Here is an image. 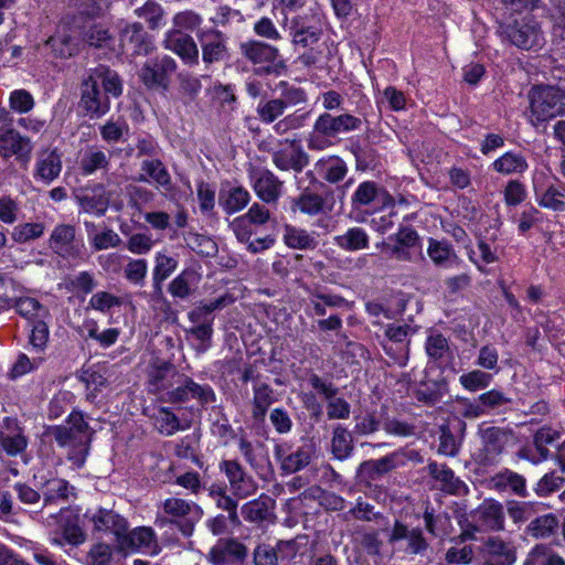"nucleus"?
I'll list each match as a JSON object with an SVG mask.
<instances>
[{
    "mask_svg": "<svg viewBox=\"0 0 565 565\" xmlns=\"http://www.w3.org/2000/svg\"><path fill=\"white\" fill-rule=\"evenodd\" d=\"M90 521L95 531L113 533L118 539L126 535L128 531V522L126 519L113 510L98 509L92 514Z\"/></svg>",
    "mask_w": 565,
    "mask_h": 565,
    "instance_id": "nucleus-31",
    "label": "nucleus"
},
{
    "mask_svg": "<svg viewBox=\"0 0 565 565\" xmlns=\"http://www.w3.org/2000/svg\"><path fill=\"white\" fill-rule=\"evenodd\" d=\"M203 22L204 19L199 12L191 9H186L183 11H179L173 15L172 28L167 32H175L183 34H191L192 32H195L196 34L200 30L205 29L202 28Z\"/></svg>",
    "mask_w": 565,
    "mask_h": 565,
    "instance_id": "nucleus-45",
    "label": "nucleus"
},
{
    "mask_svg": "<svg viewBox=\"0 0 565 565\" xmlns=\"http://www.w3.org/2000/svg\"><path fill=\"white\" fill-rule=\"evenodd\" d=\"M403 465V454L399 451L391 452L379 459L364 460L356 469V479L361 483L371 486L373 481L380 480Z\"/></svg>",
    "mask_w": 565,
    "mask_h": 565,
    "instance_id": "nucleus-16",
    "label": "nucleus"
},
{
    "mask_svg": "<svg viewBox=\"0 0 565 565\" xmlns=\"http://www.w3.org/2000/svg\"><path fill=\"white\" fill-rule=\"evenodd\" d=\"M181 375L182 372L171 362L161 359L153 360L147 371L149 393L160 395L161 399L174 387Z\"/></svg>",
    "mask_w": 565,
    "mask_h": 565,
    "instance_id": "nucleus-11",
    "label": "nucleus"
},
{
    "mask_svg": "<svg viewBox=\"0 0 565 565\" xmlns=\"http://www.w3.org/2000/svg\"><path fill=\"white\" fill-rule=\"evenodd\" d=\"M163 46L173 52L189 67L200 64L199 42L191 34L166 32Z\"/></svg>",
    "mask_w": 565,
    "mask_h": 565,
    "instance_id": "nucleus-20",
    "label": "nucleus"
},
{
    "mask_svg": "<svg viewBox=\"0 0 565 565\" xmlns=\"http://www.w3.org/2000/svg\"><path fill=\"white\" fill-rule=\"evenodd\" d=\"M286 110L284 102L278 98L263 99L256 107L258 119L266 125L275 122Z\"/></svg>",
    "mask_w": 565,
    "mask_h": 565,
    "instance_id": "nucleus-57",
    "label": "nucleus"
},
{
    "mask_svg": "<svg viewBox=\"0 0 565 565\" xmlns=\"http://www.w3.org/2000/svg\"><path fill=\"white\" fill-rule=\"evenodd\" d=\"M31 152V145L28 138H23L13 129H7L0 132V153L3 157L17 154L26 157Z\"/></svg>",
    "mask_w": 565,
    "mask_h": 565,
    "instance_id": "nucleus-41",
    "label": "nucleus"
},
{
    "mask_svg": "<svg viewBox=\"0 0 565 565\" xmlns=\"http://www.w3.org/2000/svg\"><path fill=\"white\" fill-rule=\"evenodd\" d=\"M285 28L289 31L291 42L295 45L307 47L317 43L321 36V30L309 24L306 15H295L290 20L284 19Z\"/></svg>",
    "mask_w": 565,
    "mask_h": 565,
    "instance_id": "nucleus-27",
    "label": "nucleus"
},
{
    "mask_svg": "<svg viewBox=\"0 0 565 565\" xmlns=\"http://www.w3.org/2000/svg\"><path fill=\"white\" fill-rule=\"evenodd\" d=\"M247 555L248 548L245 544L237 539L227 537L220 539L210 548L206 559L212 565H244Z\"/></svg>",
    "mask_w": 565,
    "mask_h": 565,
    "instance_id": "nucleus-15",
    "label": "nucleus"
},
{
    "mask_svg": "<svg viewBox=\"0 0 565 565\" xmlns=\"http://www.w3.org/2000/svg\"><path fill=\"white\" fill-rule=\"evenodd\" d=\"M158 509L156 526L162 529L175 525L184 537L193 534L195 523L203 515V510L198 503L179 497L167 498Z\"/></svg>",
    "mask_w": 565,
    "mask_h": 565,
    "instance_id": "nucleus-2",
    "label": "nucleus"
},
{
    "mask_svg": "<svg viewBox=\"0 0 565 565\" xmlns=\"http://www.w3.org/2000/svg\"><path fill=\"white\" fill-rule=\"evenodd\" d=\"M237 447L244 460L249 465L252 469L257 470L262 467V443H252L246 436H241L237 441Z\"/></svg>",
    "mask_w": 565,
    "mask_h": 565,
    "instance_id": "nucleus-60",
    "label": "nucleus"
},
{
    "mask_svg": "<svg viewBox=\"0 0 565 565\" xmlns=\"http://www.w3.org/2000/svg\"><path fill=\"white\" fill-rule=\"evenodd\" d=\"M288 441H280L274 446V457L286 475L298 472L306 468L312 458V450L309 446L298 447L295 451Z\"/></svg>",
    "mask_w": 565,
    "mask_h": 565,
    "instance_id": "nucleus-19",
    "label": "nucleus"
},
{
    "mask_svg": "<svg viewBox=\"0 0 565 565\" xmlns=\"http://www.w3.org/2000/svg\"><path fill=\"white\" fill-rule=\"evenodd\" d=\"M250 194L242 185L222 189L218 195V204L227 214L242 211L249 203Z\"/></svg>",
    "mask_w": 565,
    "mask_h": 565,
    "instance_id": "nucleus-40",
    "label": "nucleus"
},
{
    "mask_svg": "<svg viewBox=\"0 0 565 565\" xmlns=\"http://www.w3.org/2000/svg\"><path fill=\"white\" fill-rule=\"evenodd\" d=\"M78 110L89 119H98L110 109L109 97L100 92L98 84L87 75L81 83Z\"/></svg>",
    "mask_w": 565,
    "mask_h": 565,
    "instance_id": "nucleus-10",
    "label": "nucleus"
},
{
    "mask_svg": "<svg viewBox=\"0 0 565 565\" xmlns=\"http://www.w3.org/2000/svg\"><path fill=\"white\" fill-rule=\"evenodd\" d=\"M348 171L347 162L334 154L322 157L315 163V172L331 184L342 181Z\"/></svg>",
    "mask_w": 565,
    "mask_h": 565,
    "instance_id": "nucleus-34",
    "label": "nucleus"
},
{
    "mask_svg": "<svg viewBox=\"0 0 565 565\" xmlns=\"http://www.w3.org/2000/svg\"><path fill=\"white\" fill-rule=\"evenodd\" d=\"M44 505L65 503L75 495V488L62 478H51L42 484Z\"/></svg>",
    "mask_w": 565,
    "mask_h": 565,
    "instance_id": "nucleus-36",
    "label": "nucleus"
},
{
    "mask_svg": "<svg viewBox=\"0 0 565 565\" xmlns=\"http://www.w3.org/2000/svg\"><path fill=\"white\" fill-rule=\"evenodd\" d=\"M177 67L175 60L169 55L148 58L139 71V78L149 89L167 90Z\"/></svg>",
    "mask_w": 565,
    "mask_h": 565,
    "instance_id": "nucleus-8",
    "label": "nucleus"
},
{
    "mask_svg": "<svg viewBox=\"0 0 565 565\" xmlns=\"http://www.w3.org/2000/svg\"><path fill=\"white\" fill-rule=\"evenodd\" d=\"M492 382V375L481 370H473L460 375L459 383L469 392L487 388Z\"/></svg>",
    "mask_w": 565,
    "mask_h": 565,
    "instance_id": "nucleus-64",
    "label": "nucleus"
},
{
    "mask_svg": "<svg viewBox=\"0 0 565 565\" xmlns=\"http://www.w3.org/2000/svg\"><path fill=\"white\" fill-rule=\"evenodd\" d=\"M285 244L294 249H313L318 242L306 230L292 225H286L284 228Z\"/></svg>",
    "mask_w": 565,
    "mask_h": 565,
    "instance_id": "nucleus-54",
    "label": "nucleus"
},
{
    "mask_svg": "<svg viewBox=\"0 0 565 565\" xmlns=\"http://www.w3.org/2000/svg\"><path fill=\"white\" fill-rule=\"evenodd\" d=\"M76 230L71 224H58L52 231L49 239L50 248L57 255L67 258L79 255V248L75 244Z\"/></svg>",
    "mask_w": 565,
    "mask_h": 565,
    "instance_id": "nucleus-26",
    "label": "nucleus"
},
{
    "mask_svg": "<svg viewBox=\"0 0 565 565\" xmlns=\"http://www.w3.org/2000/svg\"><path fill=\"white\" fill-rule=\"evenodd\" d=\"M200 279L199 273L192 268H186L171 280L168 291L173 298L185 300L195 292Z\"/></svg>",
    "mask_w": 565,
    "mask_h": 565,
    "instance_id": "nucleus-37",
    "label": "nucleus"
},
{
    "mask_svg": "<svg viewBox=\"0 0 565 565\" xmlns=\"http://www.w3.org/2000/svg\"><path fill=\"white\" fill-rule=\"evenodd\" d=\"M141 170L157 184L158 188L170 192L173 189L171 175L160 159L143 160Z\"/></svg>",
    "mask_w": 565,
    "mask_h": 565,
    "instance_id": "nucleus-52",
    "label": "nucleus"
},
{
    "mask_svg": "<svg viewBox=\"0 0 565 565\" xmlns=\"http://www.w3.org/2000/svg\"><path fill=\"white\" fill-rule=\"evenodd\" d=\"M480 448L476 460L482 466L498 463L503 454L518 444V437L509 427L482 425L478 428Z\"/></svg>",
    "mask_w": 565,
    "mask_h": 565,
    "instance_id": "nucleus-3",
    "label": "nucleus"
},
{
    "mask_svg": "<svg viewBox=\"0 0 565 565\" xmlns=\"http://www.w3.org/2000/svg\"><path fill=\"white\" fill-rule=\"evenodd\" d=\"M494 488L500 491H511L513 494L526 498L529 495L525 478L508 468L502 469L492 477Z\"/></svg>",
    "mask_w": 565,
    "mask_h": 565,
    "instance_id": "nucleus-39",
    "label": "nucleus"
},
{
    "mask_svg": "<svg viewBox=\"0 0 565 565\" xmlns=\"http://www.w3.org/2000/svg\"><path fill=\"white\" fill-rule=\"evenodd\" d=\"M537 203L545 209L556 212L565 211V190L563 186L548 185L546 189L534 186Z\"/></svg>",
    "mask_w": 565,
    "mask_h": 565,
    "instance_id": "nucleus-48",
    "label": "nucleus"
},
{
    "mask_svg": "<svg viewBox=\"0 0 565 565\" xmlns=\"http://www.w3.org/2000/svg\"><path fill=\"white\" fill-rule=\"evenodd\" d=\"M461 447V440L454 435L451 425H441L439 427L438 454L447 457H456Z\"/></svg>",
    "mask_w": 565,
    "mask_h": 565,
    "instance_id": "nucleus-61",
    "label": "nucleus"
},
{
    "mask_svg": "<svg viewBox=\"0 0 565 565\" xmlns=\"http://www.w3.org/2000/svg\"><path fill=\"white\" fill-rule=\"evenodd\" d=\"M119 45L129 55H148L153 50L151 36L140 22L126 23L119 31Z\"/></svg>",
    "mask_w": 565,
    "mask_h": 565,
    "instance_id": "nucleus-17",
    "label": "nucleus"
},
{
    "mask_svg": "<svg viewBox=\"0 0 565 565\" xmlns=\"http://www.w3.org/2000/svg\"><path fill=\"white\" fill-rule=\"evenodd\" d=\"M78 205L85 213L103 216L108 210L110 201V192L104 184H95L92 189L76 195Z\"/></svg>",
    "mask_w": 565,
    "mask_h": 565,
    "instance_id": "nucleus-29",
    "label": "nucleus"
},
{
    "mask_svg": "<svg viewBox=\"0 0 565 565\" xmlns=\"http://www.w3.org/2000/svg\"><path fill=\"white\" fill-rule=\"evenodd\" d=\"M558 526L559 523L556 515L547 513L532 520L529 523L526 531L536 539H544L554 534Z\"/></svg>",
    "mask_w": 565,
    "mask_h": 565,
    "instance_id": "nucleus-56",
    "label": "nucleus"
},
{
    "mask_svg": "<svg viewBox=\"0 0 565 565\" xmlns=\"http://www.w3.org/2000/svg\"><path fill=\"white\" fill-rule=\"evenodd\" d=\"M51 434L61 447L81 448L78 454L71 455L70 459L78 466L84 463L89 445L86 435L76 434L68 424L53 427Z\"/></svg>",
    "mask_w": 565,
    "mask_h": 565,
    "instance_id": "nucleus-25",
    "label": "nucleus"
},
{
    "mask_svg": "<svg viewBox=\"0 0 565 565\" xmlns=\"http://www.w3.org/2000/svg\"><path fill=\"white\" fill-rule=\"evenodd\" d=\"M202 89V83L199 77L191 74L179 75V90L184 105L195 102Z\"/></svg>",
    "mask_w": 565,
    "mask_h": 565,
    "instance_id": "nucleus-63",
    "label": "nucleus"
},
{
    "mask_svg": "<svg viewBox=\"0 0 565 565\" xmlns=\"http://www.w3.org/2000/svg\"><path fill=\"white\" fill-rule=\"evenodd\" d=\"M109 163V153L96 147H90L83 153L79 161V168L84 175H90L98 170H106Z\"/></svg>",
    "mask_w": 565,
    "mask_h": 565,
    "instance_id": "nucleus-49",
    "label": "nucleus"
},
{
    "mask_svg": "<svg viewBox=\"0 0 565 565\" xmlns=\"http://www.w3.org/2000/svg\"><path fill=\"white\" fill-rule=\"evenodd\" d=\"M178 264L175 257L162 252L157 253L152 270V286L156 294H162L163 282L175 271Z\"/></svg>",
    "mask_w": 565,
    "mask_h": 565,
    "instance_id": "nucleus-43",
    "label": "nucleus"
},
{
    "mask_svg": "<svg viewBox=\"0 0 565 565\" xmlns=\"http://www.w3.org/2000/svg\"><path fill=\"white\" fill-rule=\"evenodd\" d=\"M500 33L503 40L523 50L539 46L542 40L539 24L530 18L501 24Z\"/></svg>",
    "mask_w": 565,
    "mask_h": 565,
    "instance_id": "nucleus-9",
    "label": "nucleus"
},
{
    "mask_svg": "<svg viewBox=\"0 0 565 565\" xmlns=\"http://www.w3.org/2000/svg\"><path fill=\"white\" fill-rule=\"evenodd\" d=\"M559 438V434L551 428L543 427L534 435V447L537 456L530 448H522L519 451V457L531 461L532 463H539L546 460L550 457L548 445H553Z\"/></svg>",
    "mask_w": 565,
    "mask_h": 565,
    "instance_id": "nucleus-32",
    "label": "nucleus"
},
{
    "mask_svg": "<svg viewBox=\"0 0 565 565\" xmlns=\"http://www.w3.org/2000/svg\"><path fill=\"white\" fill-rule=\"evenodd\" d=\"M14 308L21 317L25 318L31 323L50 317L49 309L32 297H21L17 299Z\"/></svg>",
    "mask_w": 565,
    "mask_h": 565,
    "instance_id": "nucleus-53",
    "label": "nucleus"
},
{
    "mask_svg": "<svg viewBox=\"0 0 565 565\" xmlns=\"http://www.w3.org/2000/svg\"><path fill=\"white\" fill-rule=\"evenodd\" d=\"M483 565H513L516 561V550L511 541L499 536H489L480 548Z\"/></svg>",
    "mask_w": 565,
    "mask_h": 565,
    "instance_id": "nucleus-21",
    "label": "nucleus"
},
{
    "mask_svg": "<svg viewBox=\"0 0 565 565\" xmlns=\"http://www.w3.org/2000/svg\"><path fill=\"white\" fill-rule=\"evenodd\" d=\"M0 447L10 457L22 454L28 447V438L17 418L4 417L2 430H0Z\"/></svg>",
    "mask_w": 565,
    "mask_h": 565,
    "instance_id": "nucleus-24",
    "label": "nucleus"
},
{
    "mask_svg": "<svg viewBox=\"0 0 565 565\" xmlns=\"http://www.w3.org/2000/svg\"><path fill=\"white\" fill-rule=\"evenodd\" d=\"M475 531H502L504 530L503 505L495 500H484L472 513Z\"/></svg>",
    "mask_w": 565,
    "mask_h": 565,
    "instance_id": "nucleus-22",
    "label": "nucleus"
},
{
    "mask_svg": "<svg viewBox=\"0 0 565 565\" xmlns=\"http://www.w3.org/2000/svg\"><path fill=\"white\" fill-rule=\"evenodd\" d=\"M530 107L536 121L565 116V89L550 85L534 87L530 92Z\"/></svg>",
    "mask_w": 565,
    "mask_h": 565,
    "instance_id": "nucleus-5",
    "label": "nucleus"
},
{
    "mask_svg": "<svg viewBox=\"0 0 565 565\" xmlns=\"http://www.w3.org/2000/svg\"><path fill=\"white\" fill-rule=\"evenodd\" d=\"M218 469L228 481L234 497L245 499L256 493L258 484L237 459H224Z\"/></svg>",
    "mask_w": 565,
    "mask_h": 565,
    "instance_id": "nucleus-13",
    "label": "nucleus"
},
{
    "mask_svg": "<svg viewBox=\"0 0 565 565\" xmlns=\"http://www.w3.org/2000/svg\"><path fill=\"white\" fill-rule=\"evenodd\" d=\"M122 537L130 546L142 550L150 555L158 554L160 551L156 534L151 527L142 526L130 532L127 531Z\"/></svg>",
    "mask_w": 565,
    "mask_h": 565,
    "instance_id": "nucleus-44",
    "label": "nucleus"
},
{
    "mask_svg": "<svg viewBox=\"0 0 565 565\" xmlns=\"http://www.w3.org/2000/svg\"><path fill=\"white\" fill-rule=\"evenodd\" d=\"M202 62L205 68L226 61L230 57L228 38L215 26L205 28L196 33Z\"/></svg>",
    "mask_w": 565,
    "mask_h": 565,
    "instance_id": "nucleus-7",
    "label": "nucleus"
},
{
    "mask_svg": "<svg viewBox=\"0 0 565 565\" xmlns=\"http://www.w3.org/2000/svg\"><path fill=\"white\" fill-rule=\"evenodd\" d=\"M335 244L348 252L365 249L370 245V237L362 227H351L344 234L334 237Z\"/></svg>",
    "mask_w": 565,
    "mask_h": 565,
    "instance_id": "nucleus-50",
    "label": "nucleus"
},
{
    "mask_svg": "<svg viewBox=\"0 0 565 565\" xmlns=\"http://www.w3.org/2000/svg\"><path fill=\"white\" fill-rule=\"evenodd\" d=\"M326 199L318 193L310 191L309 189L303 190L296 200V206L300 212L308 215H317L324 211Z\"/></svg>",
    "mask_w": 565,
    "mask_h": 565,
    "instance_id": "nucleus-59",
    "label": "nucleus"
},
{
    "mask_svg": "<svg viewBox=\"0 0 565 565\" xmlns=\"http://www.w3.org/2000/svg\"><path fill=\"white\" fill-rule=\"evenodd\" d=\"M362 125V119L352 114L333 115L324 111L318 116L306 138L307 148L311 151H323L332 147L340 135L360 130Z\"/></svg>",
    "mask_w": 565,
    "mask_h": 565,
    "instance_id": "nucleus-1",
    "label": "nucleus"
},
{
    "mask_svg": "<svg viewBox=\"0 0 565 565\" xmlns=\"http://www.w3.org/2000/svg\"><path fill=\"white\" fill-rule=\"evenodd\" d=\"M403 542L404 546L401 547V551L406 555L423 556L429 548V543L420 527H409L396 520L388 535V543L395 545Z\"/></svg>",
    "mask_w": 565,
    "mask_h": 565,
    "instance_id": "nucleus-14",
    "label": "nucleus"
},
{
    "mask_svg": "<svg viewBox=\"0 0 565 565\" xmlns=\"http://www.w3.org/2000/svg\"><path fill=\"white\" fill-rule=\"evenodd\" d=\"M426 469L440 491L449 494H461L466 489V484L455 476L452 469L446 463L430 460Z\"/></svg>",
    "mask_w": 565,
    "mask_h": 565,
    "instance_id": "nucleus-28",
    "label": "nucleus"
},
{
    "mask_svg": "<svg viewBox=\"0 0 565 565\" xmlns=\"http://www.w3.org/2000/svg\"><path fill=\"white\" fill-rule=\"evenodd\" d=\"M62 160L57 151L44 150L39 153L35 164L34 178L49 184L61 173Z\"/></svg>",
    "mask_w": 565,
    "mask_h": 565,
    "instance_id": "nucleus-35",
    "label": "nucleus"
},
{
    "mask_svg": "<svg viewBox=\"0 0 565 565\" xmlns=\"http://www.w3.org/2000/svg\"><path fill=\"white\" fill-rule=\"evenodd\" d=\"M193 379L182 373L174 387L167 393L161 401L170 404L188 403L192 396Z\"/></svg>",
    "mask_w": 565,
    "mask_h": 565,
    "instance_id": "nucleus-58",
    "label": "nucleus"
},
{
    "mask_svg": "<svg viewBox=\"0 0 565 565\" xmlns=\"http://www.w3.org/2000/svg\"><path fill=\"white\" fill-rule=\"evenodd\" d=\"M239 52L254 65H259L258 74H279L286 68L278 47L259 40H248L239 44Z\"/></svg>",
    "mask_w": 565,
    "mask_h": 565,
    "instance_id": "nucleus-6",
    "label": "nucleus"
},
{
    "mask_svg": "<svg viewBox=\"0 0 565 565\" xmlns=\"http://www.w3.org/2000/svg\"><path fill=\"white\" fill-rule=\"evenodd\" d=\"M330 450L333 457L340 461L347 460L353 455L354 440L347 427L339 424L333 428Z\"/></svg>",
    "mask_w": 565,
    "mask_h": 565,
    "instance_id": "nucleus-42",
    "label": "nucleus"
},
{
    "mask_svg": "<svg viewBox=\"0 0 565 565\" xmlns=\"http://www.w3.org/2000/svg\"><path fill=\"white\" fill-rule=\"evenodd\" d=\"M427 255L433 264L439 268L457 267L462 263L452 245L447 241H438L430 237L428 239Z\"/></svg>",
    "mask_w": 565,
    "mask_h": 565,
    "instance_id": "nucleus-33",
    "label": "nucleus"
},
{
    "mask_svg": "<svg viewBox=\"0 0 565 565\" xmlns=\"http://www.w3.org/2000/svg\"><path fill=\"white\" fill-rule=\"evenodd\" d=\"M102 139L107 143H116L125 139L129 134V126L124 120H108L99 128Z\"/></svg>",
    "mask_w": 565,
    "mask_h": 565,
    "instance_id": "nucleus-62",
    "label": "nucleus"
},
{
    "mask_svg": "<svg viewBox=\"0 0 565 565\" xmlns=\"http://www.w3.org/2000/svg\"><path fill=\"white\" fill-rule=\"evenodd\" d=\"M249 178L256 195L267 204H276L282 195L284 182L267 168H252Z\"/></svg>",
    "mask_w": 565,
    "mask_h": 565,
    "instance_id": "nucleus-18",
    "label": "nucleus"
},
{
    "mask_svg": "<svg viewBox=\"0 0 565 565\" xmlns=\"http://www.w3.org/2000/svg\"><path fill=\"white\" fill-rule=\"evenodd\" d=\"M258 149L271 153V161L279 171L300 173L309 164V154L297 139L274 138L263 140Z\"/></svg>",
    "mask_w": 565,
    "mask_h": 565,
    "instance_id": "nucleus-4",
    "label": "nucleus"
},
{
    "mask_svg": "<svg viewBox=\"0 0 565 565\" xmlns=\"http://www.w3.org/2000/svg\"><path fill=\"white\" fill-rule=\"evenodd\" d=\"M374 202H380L382 207H394L395 198L385 189L379 186L373 181H364L359 184L351 198V204L354 209L369 206Z\"/></svg>",
    "mask_w": 565,
    "mask_h": 565,
    "instance_id": "nucleus-23",
    "label": "nucleus"
},
{
    "mask_svg": "<svg viewBox=\"0 0 565 565\" xmlns=\"http://www.w3.org/2000/svg\"><path fill=\"white\" fill-rule=\"evenodd\" d=\"M477 398L483 416L499 412L502 407L512 402L511 397L498 388L487 391Z\"/></svg>",
    "mask_w": 565,
    "mask_h": 565,
    "instance_id": "nucleus-55",
    "label": "nucleus"
},
{
    "mask_svg": "<svg viewBox=\"0 0 565 565\" xmlns=\"http://www.w3.org/2000/svg\"><path fill=\"white\" fill-rule=\"evenodd\" d=\"M135 14L143 19L152 31L163 28L167 23L163 7L153 0H148L141 7L135 9Z\"/></svg>",
    "mask_w": 565,
    "mask_h": 565,
    "instance_id": "nucleus-51",
    "label": "nucleus"
},
{
    "mask_svg": "<svg viewBox=\"0 0 565 565\" xmlns=\"http://www.w3.org/2000/svg\"><path fill=\"white\" fill-rule=\"evenodd\" d=\"M89 77H93L94 81L98 84L102 82L104 87V94L111 95L114 97H119L122 94V84L117 72L108 68L107 66L99 65L98 67L90 70Z\"/></svg>",
    "mask_w": 565,
    "mask_h": 565,
    "instance_id": "nucleus-47",
    "label": "nucleus"
},
{
    "mask_svg": "<svg viewBox=\"0 0 565 565\" xmlns=\"http://www.w3.org/2000/svg\"><path fill=\"white\" fill-rule=\"evenodd\" d=\"M277 402L274 388L264 382L255 381L253 384V399L250 416L255 424L265 422L269 407Z\"/></svg>",
    "mask_w": 565,
    "mask_h": 565,
    "instance_id": "nucleus-30",
    "label": "nucleus"
},
{
    "mask_svg": "<svg viewBox=\"0 0 565 565\" xmlns=\"http://www.w3.org/2000/svg\"><path fill=\"white\" fill-rule=\"evenodd\" d=\"M417 327H413L405 322L390 323L385 328V337L390 342L397 344L398 348L394 350L392 344H384V351L399 366H405L408 362L411 338L417 332Z\"/></svg>",
    "mask_w": 565,
    "mask_h": 565,
    "instance_id": "nucleus-12",
    "label": "nucleus"
},
{
    "mask_svg": "<svg viewBox=\"0 0 565 565\" xmlns=\"http://www.w3.org/2000/svg\"><path fill=\"white\" fill-rule=\"evenodd\" d=\"M529 168V163L521 153L508 151L492 163V169L504 175L522 174Z\"/></svg>",
    "mask_w": 565,
    "mask_h": 565,
    "instance_id": "nucleus-46",
    "label": "nucleus"
},
{
    "mask_svg": "<svg viewBox=\"0 0 565 565\" xmlns=\"http://www.w3.org/2000/svg\"><path fill=\"white\" fill-rule=\"evenodd\" d=\"M276 502L267 494L243 504L241 512L248 522L260 523L271 518Z\"/></svg>",
    "mask_w": 565,
    "mask_h": 565,
    "instance_id": "nucleus-38",
    "label": "nucleus"
}]
</instances>
